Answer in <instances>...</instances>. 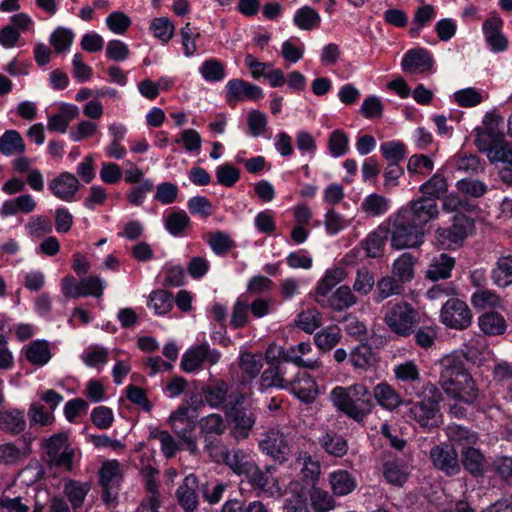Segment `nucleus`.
Returning a JSON list of instances; mask_svg holds the SVG:
<instances>
[{"mask_svg":"<svg viewBox=\"0 0 512 512\" xmlns=\"http://www.w3.org/2000/svg\"><path fill=\"white\" fill-rule=\"evenodd\" d=\"M439 384L444 392L454 399H459L467 404H474L480 392L470 373L464 366V362L454 356H445L441 362Z\"/></svg>","mask_w":512,"mask_h":512,"instance_id":"1","label":"nucleus"},{"mask_svg":"<svg viewBox=\"0 0 512 512\" xmlns=\"http://www.w3.org/2000/svg\"><path fill=\"white\" fill-rule=\"evenodd\" d=\"M417 401L403 402L404 416L417 422L422 428L438 427L440 423V402L442 394L436 385L427 383L420 392H416Z\"/></svg>","mask_w":512,"mask_h":512,"instance_id":"2","label":"nucleus"},{"mask_svg":"<svg viewBox=\"0 0 512 512\" xmlns=\"http://www.w3.org/2000/svg\"><path fill=\"white\" fill-rule=\"evenodd\" d=\"M335 406L350 418L360 422L373 407V396L363 384H354L348 388L336 387L331 393Z\"/></svg>","mask_w":512,"mask_h":512,"instance_id":"3","label":"nucleus"},{"mask_svg":"<svg viewBox=\"0 0 512 512\" xmlns=\"http://www.w3.org/2000/svg\"><path fill=\"white\" fill-rule=\"evenodd\" d=\"M243 393H233L224 406L227 421L231 424V433L236 439H245L252 431L256 416L253 411L243 406Z\"/></svg>","mask_w":512,"mask_h":512,"instance_id":"4","label":"nucleus"},{"mask_svg":"<svg viewBox=\"0 0 512 512\" xmlns=\"http://www.w3.org/2000/svg\"><path fill=\"white\" fill-rule=\"evenodd\" d=\"M42 446L47 457L46 463L50 468H61L66 471L73 469L75 451L69 444L66 432L53 434L43 441Z\"/></svg>","mask_w":512,"mask_h":512,"instance_id":"5","label":"nucleus"},{"mask_svg":"<svg viewBox=\"0 0 512 512\" xmlns=\"http://www.w3.org/2000/svg\"><path fill=\"white\" fill-rule=\"evenodd\" d=\"M474 229V220L470 216L455 214L450 226L435 230V239L443 248L460 247Z\"/></svg>","mask_w":512,"mask_h":512,"instance_id":"6","label":"nucleus"},{"mask_svg":"<svg viewBox=\"0 0 512 512\" xmlns=\"http://www.w3.org/2000/svg\"><path fill=\"white\" fill-rule=\"evenodd\" d=\"M384 321L392 332L407 337L414 332V326L419 321V312L410 303L400 301L387 311Z\"/></svg>","mask_w":512,"mask_h":512,"instance_id":"7","label":"nucleus"},{"mask_svg":"<svg viewBox=\"0 0 512 512\" xmlns=\"http://www.w3.org/2000/svg\"><path fill=\"white\" fill-rule=\"evenodd\" d=\"M391 246L394 249L415 248L423 243L424 231L413 223L406 214L399 212L393 222Z\"/></svg>","mask_w":512,"mask_h":512,"instance_id":"8","label":"nucleus"},{"mask_svg":"<svg viewBox=\"0 0 512 512\" xmlns=\"http://www.w3.org/2000/svg\"><path fill=\"white\" fill-rule=\"evenodd\" d=\"M440 317L444 325L457 330L466 329L472 321L470 308L458 298H450L445 302Z\"/></svg>","mask_w":512,"mask_h":512,"instance_id":"9","label":"nucleus"},{"mask_svg":"<svg viewBox=\"0 0 512 512\" xmlns=\"http://www.w3.org/2000/svg\"><path fill=\"white\" fill-rule=\"evenodd\" d=\"M429 457L433 466L447 477L461 472L460 457L456 449L448 444L436 445L431 448Z\"/></svg>","mask_w":512,"mask_h":512,"instance_id":"10","label":"nucleus"},{"mask_svg":"<svg viewBox=\"0 0 512 512\" xmlns=\"http://www.w3.org/2000/svg\"><path fill=\"white\" fill-rule=\"evenodd\" d=\"M400 212L406 214L409 220L422 229L427 223L438 218L440 214L437 201L427 196H421L411 201L408 206Z\"/></svg>","mask_w":512,"mask_h":512,"instance_id":"11","label":"nucleus"},{"mask_svg":"<svg viewBox=\"0 0 512 512\" xmlns=\"http://www.w3.org/2000/svg\"><path fill=\"white\" fill-rule=\"evenodd\" d=\"M502 122L503 118L500 115L495 113L486 114L483 121L484 127H477L475 129V145L479 151L487 149L488 146L505 137L504 133L499 129V125Z\"/></svg>","mask_w":512,"mask_h":512,"instance_id":"12","label":"nucleus"},{"mask_svg":"<svg viewBox=\"0 0 512 512\" xmlns=\"http://www.w3.org/2000/svg\"><path fill=\"white\" fill-rule=\"evenodd\" d=\"M219 359L220 353L216 350H210L209 346L204 343L191 347L184 353L181 360V368L185 372L191 373L200 369L204 361L214 365Z\"/></svg>","mask_w":512,"mask_h":512,"instance_id":"13","label":"nucleus"},{"mask_svg":"<svg viewBox=\"0 0 512 512\" xmlns=\"http://www.w3.org/2000/svg\"><path fill=\"white\" fill-rule=\"evenodd\" d=\"M259 446L263 452L270 455L276 461L283 463L287 460L290 447L286 436L276 429H271L264 434Z\"/></svg>","mask_w":512,"mask_h":512,"instance_id":"14","label":"nucleus"},{"mask_svg":"<svg viewBox=\"0 0 512 512\" xmlns=\"http://www.w3.org/2000/svg\"><path fill=\"white\" fill-rule=\"evenodd\" d=\"M229 392V385L223 379H216L211 384L202 386L201 394L203 399L198 401V404L193 408L197 410L199 407L208 404L211 408H222L228 403L227 397Z\"/></svg>","mask_w":512,"mask_h":512,"instance_id":"15","label":"nucleus"},{"mask_svg":"<svg viewBox=\"0 0 512 512\" xmlns=\"http://www.w3.org/2000/svg\"><path fill=\"white\" fill-rule=\"evenodd\" d=\"M460 464L474 479L483 478L488 470L485 454L475 447H463L460 452Z\"/></svg>","mask_w":512,"mask_h":512,"instance_id":"16","label":"nucleus"},{"mask_svg":"<svg viewBox=\"0 0 512 512\" xmlns=\"http://www.w3.org/2000/svg\"><path fill=\"white\" fill-rule=\"evenodd\" d=\"M296 348L291 347L289 350L285 351L283 347L278 346L276 344H270L268 349L266 350L265 357L267 361L271 364L281 363L280 359L284 360V362H293L298 367H303L307 369H318L321 367V362L319 360H304L299 355L295 354Z\"/></svg>","mask_w":512,"mask_h":512,"instance_id":"17","label":"nucleus"},{"mask_svg":"<svg viewBox=\"0 0 512 512\" xmlns=\"http://www.w3.org/2000/svg\"><path fill=\"white\" fill-rule=\"evenodd\" d=\"M390 236V228L386 224H381L374 231L370 232L361 242L362 248L370 258H378L383 255L384 247Z\"/></svg>","mask_w":512,"mask_h":512,"instance_id":"18","label":"nucleus"},{"mask_svg":"<svg viewBox=\"0 0 512 512\" xmlns=\"http://www.w3.org/2000/svg\"><path fill=\"white\" fill-rule=\"evenodd\" d=\"M227 101L229 104L243 99L258 100L262 97V90L256 85L241 79H234L227 83Z\"/></svg>","mask_w":512,"mask_h":512,"instance_id":"19","label":"nucleus"},{"mask_svg":"<svg viewBox=\"0 0 512 512\" xmlns=\"http://www.w3.org/2000/svg\"><path fill=\"white\" fill-rule=\"evenodd\" d=\"M289 387L304 403H312L318 395V386L316 381L306 372L298 374L296 378H290Z\"/></svg>","mask_w":512,"mask_h":512,"instance_id":"20","label":"nucleus"},{"mask_svg":"<svg viewBox=\"0 0 512 512\" xmlns=\"http://www.w3.org/2000/svg\"><path fill=\"white\" fill-rule=\"evenodd\" d=\"M197 487V477L193 474H190L185 477L183 483L178 487L176 491L178 503L186 512H192L198 506V494L196 491Z\"/></svg>","mask_w":512,"mask_h":512,"instance_id":"21","label":"nucleus"},{"mask_svg":"<svg viewBox=\"0 0 512 512\" xmlns=\"http://www.w3.org/2000/svg\"><path fill=\"white\" fill-rule=\"evenodd\" d=\"M79 187L80 183L78 179L69 172L61 173L49 184V188L53 194L64 201H71L79 190Z\"/></svg>","mask_w":512,"mask_h":512,"instance_id":"22","label":"nucleus"},{"mask_svg":"<svg viewBox=\"0 0 512 512\" xmlns=\"http://www.w3.org/2000/svg\"><path fill=\"white\" fill-rule=\"evenodd\" d=\"M401 66L405 72L428 71L433 66V59L424 48H415L404 55Z\"/></svg>","mask_w":512,"mask_h":512,"instance_id":"23","label":"nucleus"},{"mask_svg":"<svg viewBox=\"0 0 512 512\" xmlns=\"http://www.w3.org/2000/svg\"><path fill=\"white\" fill-rule=\"evenodd\" d=\"M383 477L392 486L402 487L408 479L409 470L404 461L390 458L383 463Z\"/></svg>","mask_w":512,"mask_h":512,"instance_id":"24","label":"nucleus"},{"mask_svg":"<svg viewBox=\"0 0 512 512\" xmlns=\"http://www.w3.org/2000/svg\"><path fill=\"white\" fill-rule=\"evenodd\" d=\"M455 262V259L446 253L435 256L426 270V278L434 282L448 279L451 276Z\"/></svg>","mask_w":512,"mask_h":512,"instance_id":"25","label":"nucleus"},{"mask_svg":"<svg viewBox=\"0 0 512 512\" xmlns=\"http://www.w3.org/2000/svg\"><path fill=\"white\" fill-rule=\"evenodd\" d=\"M272 470V466L260 469L258 465L255 464L252 472H250L246 478L253 487L260 489L264 493H270L272 495L274 490L277 489V480L273 476Z\"/></svg>","mask_w":512,"mask_h":512,"instance_id":"26","label":"nucleus"},{"mask_svg":"<svg viewBox=\"0 0 512 512\" xmlns=\"http://www.w3.org/2000/svg\"><path fill=\"white\" fill-rule=\"evenodd\" d=\"M480 330L488 336H500L506 332L507 323L502 314L496 311L483 313L478 318Z\"/></svg>","mask_w":512,"mask_h":512,"instance_id":"27","label":"nucleus"},{"mask_svg":"<svg viewBox=\"0 0 512 512\" xmlns=\"http://www.w3.org/2000/svg\"><path fill=\"white\" fill-rule=\"evenodd\" d=\"M502 21L498 18H490L483 23V31L486 41L493 51H503L508 46L507 38L501 33Z\"/></svg>","mask_w":512,"mask_h":512,"instance_id":"28","label":"nucleus"},{"mask_svg":"<svg viewBox=\"0 0 512 512\" xmlns=\"http://www.w3.org/2000/svg\"><path fill=\"white\" fill-rule=\"evenodd\" d=\"M225 464L237 475H247L252 472L255 462L252 457L242 449H233L229 452Z\"/></svg>","mask_w":512,"mask_h":512,"instance_id":"29","label":"nucleus"},{"mask_svg":"<svg viewBox=\"0 0 512 512\" xmlns=\"http://www.w3.org/2000/svg\"><path fill=\"white\" fill-rule=\"evenodd\" d=\"M491 278L498 287L505 288L512 284V254L497 259Z\"/></svg>","mask_w":512,"mask_h":512,"instance_id":"30","label":"nucleus"},{"mask_svg":"<svg viewBox=\"0 0 512 512\" xmlns=\"http://www.w3.org/2000/svg\"><path fill=\"white\" fill-rule=\"evenodd\" d=\"M477 209V206L472 204L466 197H462L457 193L445 194L442 200V210L445 213H454L460 215H467Z\"/></svg>","mask_w":512,"mask_h":512,"instance_id":"31","label":"nucleus"},{"mask_svg":"<svg viewBox=\"0 0 512 512\" xmlns=\"http://www.w3.org/2000/svg\"><path fill=\"white\" fill-rule=\"evenodd\" d=\"M290 382L291 379L286 377V365L283 363H278L266 369L261 376V385L264 388H288Z\"/></svg>","mask_w":512,"mask_h":512,"instance_id":"32","label":"nucleus"},{"mask_svg":"<svg viewBox=\"0 0 512 512\" xmlns=\"http://www.w3.org/2000/svg\"><path fill=\"white\" fill-rule=\"evenodd\" d=\"M26 428L24 412L18 409L0 412V429L12 434H19Z\"/></svg>","mask_w":512,"mask_h":512,"instance_id":"33","label":"nucleus"},{"mask_svg":"<svg viewBox=\"0 0 512 512\" xmlns=\"http://www.w3.org/2000/svg\"><path fill=\"white\" fill-rule=\"evenodd\" d=\"M419 191L422 196L432 197L437 201L448 192V181L442 173L437 172L419 187Z\"/></svg>","mask_w":512,"mask_h":512,"instance_id":"34","label":"nucleus"},{"mask_svg":"<svg viewBox=\"0 0 512 512\" xmlns=\"http://www.w3.org/2000/svg\"><path fill=\"white\" fill-rule=\"evenodd\" d=\"M480 152H486L491 163L501 162L512 166V143L506 141L505 137Z\"/></svg>","mask_w":512,"mask_h":512,"instance_id":"35","label":"nucleus"},{"mask_svg":"<svg viewBox=\"0 0 512 512\" xmlns=\"http://www.w3.org/2000/svg\"><path fill=\"white\" fill-rule=\"evenodd\" d=\"M372 396L382 407L388 410H393L399 405L403 406V402L406 401L402 400L400 395L390 385L385 383L378 384Z\"/></svg>","mask_w":512,"mask_h":512,"instance_id":"36","label":"nucleus"},{"mask_svg":"<svg viewBox=\"0 0 512 512\" xmlns=\"http://www.w3.org/2000/svg\"><path fill=\"white\" fill-rule=\"evenodd\" d=\"M330 484L333 493L344 496L356 488L355 478L346 470H339L330 475Z\"/></svg>","mask_w":512,"mask_h":512,"instance_id":"37","label":"nucleus"},{"mask_svg":"<svg viewBox=\"0 0 512 512\" xmlns=\"http://www.w3.org/2000/svg\"><path fill=\"white\" fill-rule=\"evenodd\" d=\"M415 263L416 259L410 253H403L393 264V275L402 283L411 281L414 277Z\"/></svg>","mask_w":512,"mask_h":512,"instance_id":"38","label":"nucleus"},{"mask_svg":"<svg viewBox=\"0 0 512 512\" xmlns=\"http://www.w3.org/2000/svg\"><path fill=\"white\" fill-rule=\"evenodd\" d=\"M446 436L449 441L463 447H473L478 440L477 433L457 424H451L446 428Z\"/></svg>","mask_w":512,"mask_h":512,"instance_id":"39","label":"nucleus"},{"mask_svg":"<svg viewBox=\"0 0 512 512\" xmlns=\"http://www.w3.org/2000/svg\"><path fill=\"white\" fill-rule=\"evenodd\" d=\"M357 302L356 296L353 294L349 286L343 285L329 297V307L335 311H343L353 306Z\"/></svg>","mask_w":512,"mask_h":512,"instance_id":"40","label":"nucleus"},{"mask_svg":"<svg viewBox=\"0 0 512 512\" xmlns=\"http://www.w3.org/2000/svg\"><path fill=\"white\" fill-rule=\"evenodd\" d=\"M226 423L222 415L217 413L209 414L199 420V429L205 437L211 435H222L226 431Z\"/></svg>","mask_w":512,"mask_h":512,"instance_id":"41","label":"nucleus"},{"mask_svg":"<svg viewBox=\"0 0 512 512\" xmlns=\"http://www.w3.org/2000/svg\"><path fill=\"white\" fill-rule=\"evenodd\" d=\"M0 151L4 155L22 154L25 144L21 135L15 130H8L0 137Z\"/></svg>","mask_w":512,"mask_h":512,"instance_id":"42","label":"nucleus"},{"mask_svg":"<svg viewBox=\"0 0 512 512\" xmlns=\"http://www.w3.org/2000/svg\"><path fill=\"white\" fill-rule=\"evenodd\" d=\"M319 442L324 450L333 456L342 457L347 453L348 446L346 440L334 432L325 433L319 439Z\"/></svg>","mask_w":512,"mask_h":512,"instance_id":"43","label":"nucleus"},{"mask_svg":"<svg viewBox=\"0 0 512 512\" xmlns=\"http://www.w3.org/2000/svg\"><path fill=\"white\" fill-rule=\"evenodd\" d=\"M26 358L33 365L42 366L46 364L51 358L48 342L45 340L32 342L26 350Z\"/></svg>","mask_w":512,"mask_h":512,"instance_id":"44","label":"nucleus"},{"mask_svg":"<svg viewBox=\"0 0 512 512\" xmlns=\"http://www.w3.org/2000/svg\"><path fill=\"white\" fill-rule=\"evenodd\" d=\"M170 425L176 436L185 444V448L195 454L197 452V442L195 437H193V432L196 427L195 421L173 423Z\"/></svg>","mask_w":512,"mask_h":512,"instance_id":"45","label":"nucleus"},{"mask_svg":"<svg viewBox=\"0 0 512 512\" xmlns=\"http://www.w3.org/2000/svg\"><path fill=\"white\" fill-rule=\"evenodd\" d=\"M89 489L88 483H80L75 480H69L64 486V492L73 508H78L83 504Z\"/></svg>","mask_w":512,"mask_h":512,"instance_id":"46","label":"nucleus"},{"mask_svg":"<svg viewBox=\"0 0 512 512\" xmlns=\"http://www.w3.org/2000/svg\"><path fill=\"white\" fill-rule=\"evenodd\" d=\"M491 469L494 475L502 483L508 486H512V457H496L491 464Z\"/></svg>","mask_w":512,"mask_h":512,"instance_id":"47","label":"nucleus"},{"mask_svg":"<svg viewBox=\"0 0 512 512\" xmlns=\"http://www.w3.org/2000/svg\"><path fill=\"white\" fill-rule=\"evenodd\" d=\"M239 367L249 378H255L262 369V355L243 352L240 354Z\"/></svg>","mask_w":512,"mask_h":512,"instance_id":"48","label":"nucleus"},{"mask_svg":"<svg viewBox=\"0 0 512 512\" xmlns=\"http://www.w3.org/2000/svg\"><path fill=\"white\" fill-rule=\"evenodd\" d=\"M346 272L343 268H335L328 271L324 278L319 282L316 288V294L319 296H326L333 287L344 280Z\"/></svg>","mask_w":512,"mask_h":512,"instance_id":"49","label":"nucleus"},{"mask_svg":"<svg viewBox=\"0 0 512 512\" xmlns=\"http://www.w3.org/2000/svg\"><path fill=\"white\" fill-rule=\"evenodd\" d=\"M294 23L303 30H311L320 23L319 14L311 7L299 9L294 16Z\"/></svg>","mask_w":512,"mask_h":512,"instance_id":"50","label":"nucleus"},{"mask_svg":"<svg viewBox=\"0 0 512 512\" xmlns=\"http://www.w3.org/2000/svg\"><path fill=\"white\" fill-rule=\"evenodd\" d=\"M207 237L211 249L218 255L226 254L234 246L233 240L224 232H209Z\"/></svg>","mask_w":512,"mask_h":512,"instance_id":"51","label":"nucleus"},{"mask_svg":"<svg viewBox=\"0 0 512 512\" xmlns=\"http://www.w3.org/2000/svg\"><path fill=\"white\" fill-rule=\"evenodd\" d=\"M296 324L305 332L312 333L321 326V314L317 309H308L298 315Z\"/></svg>","mask_w":512,"mask_h":512,"instance_id":"52","label":"nucleus"},{"mask_svg":"<svg viewBox=\"0 0 512 512\" xmlns=\"http://www.w3.org/2000/svg\"><path fill=\"white\" fill-rule=\"evenodd\" d=\"M372 360V348L364 343L354 348L350 354V362L355 368L365 369L371 365Z\"/></svg>","mask_w":512,"mask_h":512,"instance_id":"53","label":"nucleus"},{"mask_svg":"<svg viewBox=\"0 0 512 512\" xmlns=\"http://www.w3.org/2000/svg\"><path fill=\"white\" fill-rule=\"evenodd\" d=\"M340 332L337 327H330L315 335V344L322 351H330L340 341Z\"/></svg>","mask_w":512,"mask_h":512,"instance_id":"54","label":"nucleus"},{"mask_svg":"<svg viewBox=\"0 0 512 512\" xmlns=\"http://www.w3.org/2000/svg\"><path fill=\"white\" fill-rule=\"evenodd\" d=\"M376 301L381 302L392 295H398L402 291V286L394 277H384L377 282Z\"/></svg>","mask_w":512,"mask_h":512,"instance_id":"55","label":"nucleus"},{"mask_svg":"<svg viewBox=\"0 0 512 512\" xmlns=\"http://www.w3.org/2000/svg\"><path fill=\"white\" fill-rule=\"evenodd\" d=\"M189 224L190 218L184 211L172 212L165 220L166 229L175 236L181 234Z\"/></svg>","mask_w":512,"mask_h":512,"instance_id":"56","label":"nucleus"},{"mask_svg":"<svg viewBox=\"0 0 512 512\" xmlns=\"http://www.w3.org/2000/svg\"><path fill=\"white\" fill-rule=\"evenodd\" d=\"M149 299L155 312L159 315L168 313L173 307L172 294L166 290L153 291Z\"/></svg>","mask_w":512,"mask_h":512,"instance_id":"57","label":"nucleus"},{"mask_svg":"<svg viewBox=\"0 0 512 512\" xmlns=\"http://www.w3.org/2000/svg\"><path fill=\"white\" fill-rule=\"evenodd\" d=\"M311 501L316 512H327L335 507L333 496L319 488L313 489Z\"/></svg>","mask_w":512,"mask_h":512,"instance_id":"58","label":"nucleus"},{"mask_svg":"<svg viewBox=\"0 0 512 512\" xmlns=\"http://www.w3.org/2000/svg\"><path fill=\"white\" fill-rule=\"evenodd\" d=\"M407 169L410 173L426 175L434 169V163L426 155L415 154L409 158Z\"/></svg>","mask_w":512,"mask_h":512,"instance_id":"59","label":"nucleus"},{"mask_svg":"<svg viewBox=\"0 0 512 512\" xmlns=\"http://www.w3.org/2000/svg\"><path fill=\"white\" fill-rule=\"evenodd\" d=\"M151 28L154 36L165 43L174 35V25L167 17L155 18L152 21Z\"/></svg>","mask_w":512,"mask_h":512,"instance_id":"60","label":"nucleus"},{"mask_svg":"<svg viewBox=\"0 0 512 512\" xmlns=\"http://www.w3.org/2000/svg\"><path fill=\"white\" fill-rule=\"evenodd\" d=\"M72 40L73 33L62 27L57 28L50 37V43L56 53H62L67 50L71 46Z\"/></svg>","mask_w":512,"mask_h":512,"instance_id":"61","label":"nucleus"},{"mask_svg":"<svg viewBox=\"0 0 512 512\" xmlns=\"http://www.w3.org/2000/svg\"><path fill=\"white\" fill-rule=\"evenodd\" d=\"M456 187L461 193L475 198L483 196L487 191V187L483 182L470 178L458 181Z\"/></svg>","mask_w":512,"mask_h":512,"instance_id":"62","label":"nucleus"},{"mask_svg":"<svg viewBox=\"0 0 512 512\" xmlns=\"http://www.w3.org/2000/svg\"><path fill=\"white\" fill-rule=\"evenodd\" d=\"M388 202L385 197L379 194L369 195L362 203V209L366 213L376 216L386 212Z\"/></svg>","mask_w":512,"mask_h":512,"instance_id":"63","label":"nucleus"},{"mask_svg":"<svg viewBox=\"0 0 512 512\" xmlns=\"http://www.w3.org/2000/svg\"><path fill=\"white\" fill-rule=\"evenodd\" d=\"M216 177L219 184L232 187L240 178V171L231 164H224L217 168Z\"/></svg>","mask_w":512,"mask_h":512,"instance_id":"64","label":"nucleus"}]
</instances>
